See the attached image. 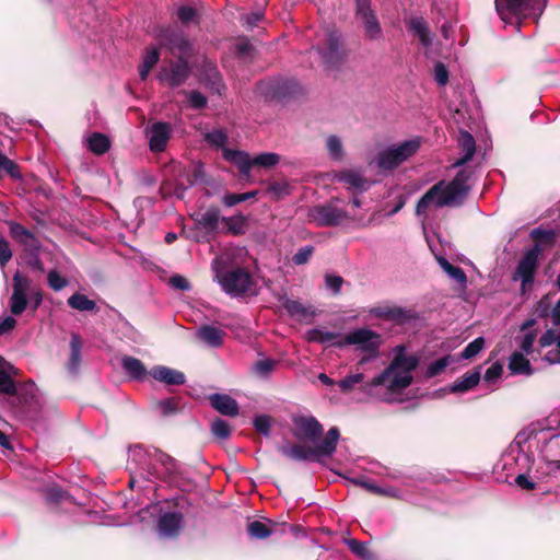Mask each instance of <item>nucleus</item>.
Masks as SVG:
<instances>
[{
    "mask_svg": "<svg viewBox=\"0 0 560 560\" xmlns=\"http://www.w3.org/2000/svg\"><path fill=\"white\" fill-rule=\"evenodd\" d=\"M418 358L406 353L399 346L395 349V355L389 365L376 377L365 384L364 390L372 393L374 389H384L382 395L385 401L398 400L400 395L412 382V372L418 366Z\"/></svg>",
    "mask_w": 560,
    "mask_h": 560,
    "instance_id": "f257e3e1",
    "label": "nucleus"
},
{
    "mask_svg": "<svg viewBox=\"0 0 560 560\" xmlns=\"http://www.w3.org/2000/svg\"><path fill=\"white\" fill-rule=\"evenodd\" d=\"M127 469L130 475L128 486L133 489L140 480L152 481L167 478L177 471L176 462L167 454L151 447L135 445L129 450Z\"/></svg>",
    "mask_w": 560,
    "mask_h": 560,
    "instance_id": "f03ea898",
    "label": "nucleus"
},
{
    "mask_svg": "<svg viewBox=\"0 0 560 560\" xmlns=\"http://www.w3.org/2000/svg\"><path fill=\"white\" fill-rule=\"evenodd\" d=\"M470 175L471 172L468 170H460L452 180H440L434 184L418 200L416 215L421 217L424 221L429 210L459 206L470 189L468 183Z\"/></svg>",
    "mask_w": 560,
    "mask_h": 560,
    "instance_id": "7ed1b4c3",
    "label": "nucleus"
},
{
    "mask_svg": "<svg viewBox=\"0 0 560 560\" xmlns=\"http://www.w3.org/2000/svg\"><path fill=\"white\" fill-rule=\"evenodd\" d=\"M230 257L226 254L217 256L211 264L214 279L222 290L232 298H240L250 292L254 281L244 268L228 270Z\"/></svg>",
    "mask_w": 560,
    "mask_h": 560,
    "instance_id": "20e7f679",
    "label": "nucleus"
},
{
    "mask_svg": "<svg viewBox=\"0 0 560 560\" xmlns=\"http://www.w3.org/2000/svg\"><path fill=\"white\" fill-rule=\"evenodd\" d=\"M339 436V430L334 427L328 430L326 436L314 448L302 445H283L279 451L288 458L298 462L310 460L313 457L320 456L330 457L336 451Z\"/></svg>",
    "mask_w": 560,
    "mask_h": 560,
    "instance_id": "39448f33",
    "label": "nucleus"
},
{
    "mask_svg": "<svg viewBox=\"0 0 560 560\" xmlns=\"http://www.w3.org/2000/svg\"><path fill=\"white\" fill-rule=\"evenodd\" d=\"M421 147L419 137L390 145L380 151L375 158V164L381 171H392L413 156Z\"/></svg>",
    "mask_w": 560,
    "mask_h": 560,
    "instance_id": "423d86ee",
    "label": "nucleus"
},
{
    "mask_svg": "<svg viewBox=\"0 0 560 560\" xmlns=\"http://www.w3.org/2000/svg\"><path fill=\"white\" fill-rule=\"evenodd\" d=\"M224 160L236 165L243 177H248L253 166L271 168L280 162V155L273 152H265L250 158L245 151L225 150Z\"/></svg>",
    "mask_w": 560,
    "mask_h": 560,
    "instance_id": "0eeeda50",
    "label": "nucleus"
},
{
    "mask_svg": "<svg viewBox=\"0 0 560 560\" xmlns=\"http://www.w3.org/2000/svg\"><path fill=\"white\" fill-rule=\"evenodd\" d=\"M13 366L0 357V394L18 395L23 404H30L36 398L37 387L34 382L28 381L16 388L10 372Z\"/></svg>",
    "mask_w": 560,
    "mask_h": 560,
    "instance_id": "6e6552de",
    "label": "nucleus"
},
{
    "mask_svg": "<svg viewBox=\"0 0 560 560\" xmlns=\"http://www.w3.org/2000/svg\"><path fill=\"white\" fill-rule=\"evenodd\" d=\"M308 218L318 226H336L348 221L357 220L355 214L339 208L335 201L311 208Z\"/></svg>",
    "mask_w": 560,
    "mask_h": 560,
    "instance_id": "1a4fd4ad",
    "label": "nucleus"
},
{
    "mask_svg": "<svg viewBox=\"0 0 560 560\" xmlns=\"http://www.w3.org/2000/svg\"><path fill=\"white\" fill-rule=\"evenodd\" d=\"M502 260L510 264H517L513 280L520 282V290L525 293V240L522 236H514L505 244Z\"/></svg>",
    "mask_w": 560,
    "mask_h": 560,
    "instance_id": "9d476101",
    "label": "nucleus"
},
{
    "mask_svg": "<svg viewBox=\"0 0 560 560\" xmlns=\"http://www.w3.org/2000/svg\"><path fill=\"white\" fill-rule=\"evenodd\" d=\"M190 73L191 68L187 59L168 60L161 66L156 79L162 84L174 89L184 84Z\"/></svg>",
    "mask_w": 560,
    "mask_h": 560,
    "instance_id": "9b49d317",
    "label": "nucleus"
},
{
    "mask_svg": "<svg viewBox=\"0 0 560 560\" xmlns=\"http://www.w3.org/2000/svg\"><path fill=\"white\" fill-rule=\"evenodd\" d=\"M349 345L357 346L359 350L368 352L372 357H376L381 345V337L371 329L359 328L345 335L342 340L337 342L338 348H343Z\"/></svg>",
    "mask_w": 560,
    "mask_h": 560,
    "instance_id": "f8f14e48",
    "label": "nucleus"
},
{
    "mask_svg": "<svg viewBox=\"0 0 560 560\" xmlns=\"http://www.w3.org/2000/svg\"><path fill=\"white\" fill-rule=\"evenodd\" d=\"M495 9L505 25L521 32L525 19V0H495Z\"/></svg>",
    "mask_w": 560,
    "mask_h": 560,
    "instance_id": "ddd939ff",
    "label": "nucleus"
},
{
    "mask_svg": "<svg viewBox=\"0 0 560 560\" xmlns=\"http://www.w3.org/2000/svg\"><path fill=\"white\" fill-rule=\"evenodd\" d=\"M357 18L363 25L364 36L369 40H380L383 37L381 24L371 10L370 0H355Z\"/></svg>",
    "mask_w": 560,
    "mask_h": 560,
    "instance_id": "4468645a",
    "label": "nucleus"
},
{
    "mask_svg": "<svg viewBox=\"0 0 560 560\" xmlns=\"http://www.w3.org/2000/svg\"><path fill=\"white\" fill-rule=\"evenodd\" d=\"M13 290L10 298V311L13 315H21L28 304V292L31 290V279L27 276L16 271L13 275Z\"/></svg>",
    "mask_w": 560,
    "mask_h": 560,
    "instance_id": "2eb2a0df",
    "label": "nucleus"
},
{
    "mask_svg": "<svg viewBox=\"0 0 560 560\" xmlns=\"http://www.w3.org/2000/svg\"><path fill=\"white\" fill-rule=\"evenodd\" d=\"M161 45L177 59H187L190 55L191 44L186 36L174 28H165L160 34Z\"/></svg>",
    "mask_w": 560,
    "mask_h": 560,
    "instance_id": "dca6fc26",
    "label": "nucleus"
},
{
    "mask_svg": "<svg viewBox=\"0 0 560 560\" xmlns=\"http://www.w3.org/2000/svg\"><path fill=\"white\" fill-rule=\"evenodd\" d=\"M538 433L545 435V442L560 436V413H551L541 419L534 420L527 425V440L536 436Z\"/></svg>",
    "mask_w": 560,
    "mask_h": 560,
    "instance_id": "f3484780",
    "label": "nucleus"
},
{
    "mask_svg": "<svg viewBox=\"0 0 560 560\" xmlns=\"http://www.w3.org/2000/svg\"><path fill=\"white\" fill-rule=\"evenodd\" d=\"M523 444H525V434L520 431L514 441L509 445L501 458L502 469L506 470V478L514 466L522 467L525 463V454L523 452Z\"/></svg>",
    "mask_w": 560,
    "mask_h": 560,
    "instance_id": "a211bd4d",
    "label": "nucleus"
},
{
    "mask_svg": "<svg viewBox=\"0 0 560 560\" xmlns=\"http://www.w3.org/2000/svg\"><path fill=\"white\" fill-rule=\"evenodd\" d=\"M149 148L152 152H163L172 135V126L168 122L156 121L147 128Z\"/></svg>",
    "mask_w": 560,
    "mask_h": 560,
    "instance_id": "6ab92c4d",
    "label": "nucleus"
},
{
    "mask_svg": "<svg viewBox=\"0 0 560 560\" xmlns=\"http://www.w3.org/2000/svg\"><path fill=\"white\" fill-rule=\"evenodd\" d=\"M530 237L535 244L527 249L530 255V264L536 265L539 256L546 248H551L555 244V232L550 229L536 228L530 231Z\"/></svg>",
    "mask_w": 560,
    "mask_h": 560,
    "instance_id": "aec40b11",
    "label": "nucleus"
},
{
    "mask_svg": "<svg viewBox=\"0 0 560 560\" xmlns=\"http://www.w3.org/2000/svg\"><path fill=\"white\" fill-rule=\"evenodd\" d=\"M184 525V516L180 512L161 513L158 518V533L164 538H175L178 536Z\"/></svg>",
    "mask_w": 560,
    "mask_h": 560,
    "instance_id": "412c9836",
    "label": "nucleus"
},
{
    "mask_svg": "<svg viewBox=\"0 0 560 560\" xmlns=\"http://www.w3.org/2000/svg\"><path fill=\"white\" fill-rule=\"evenodd\" d=\"M299 435L315 443L323 434V427L313 416H299L293 419Z\"/></svg>",
    "mask_w": 560,
    "mask_h": 560,
    "instance_id": "4be33fe9",
    "label": "nucleus"
},
{
    "mask_svg": "<svg viewBox=\"0 0 560 560\" xmlns=\"http://www.w3.org/2000/svg\"><path fill=\"white\" fill-rule=\"evenodd\" d=\"M149 374L155 380L166 385H183L186 382L185 374L178 370L165 366L155 365Z\"/></svg>",
    "mask_w": 560,
    "mask_h": 560,
    "instance_id": "5701e85b",
    "label": "nucleus"
},
{
    "mask_svg": "<svg viewBox=\"0 0 560 560\" xmlns=\"http://www.w3.org/2000/svg\"><path fill=\"white\" fill-rule=\"evenodd\" d=\"M457 142L460 153H463V156L453 164L454 167H459L466 164L468 161L472 159L476 152L475 139L468 131L460 130Z\"/></svg>",
    "mask_w": 560,
    "mask_h": 560,
    "instance_id": "b1692460",
    "label": "nucleus"
},
{
    "mask_svg": "<svg viewBox=\"0 0 560 560\" xmlns=\"http://www.w3.org/2000/svg\"><path fill=\"white\" fill-rule=\"evenodd\" d=\"M211 406L221 415L234 417L238 415L237 401L225 394H212L210 396Z\"/></svg>",
    "mask_w": 560,
    "mask_h": 560,
    "instance_id": "393cba45",
    "label": "nucleus"
},
{
    "mask_svg": "<svg viewBox=\"0 0 560 560\" xmlns=\"http://www.w3.org/2000/svg\"><path fill=\"white\" fill-rule=\"evenodd\" d=\"M340 35L336 32H331L327 37V49L319 50L324 62L328 66H334L340 59Z\"/></svg>",
    "mask_w": 560,
    "mask_h": 560,
    "instance_id": "a878e982",
    "label": "nucleus"
},
{
    "mask_svg": "<svg viewBox=\"0 0 560 560\" xmlns=\"http://www.w3.org/2000/svg\"><path fill=\"white\" fill-rule=\"evenodd\" d=\"M197 336L206 345L217 348L222 345L225 332L214 325H201L197 330Z\"/></svg>",
    "mask_w": 560,
    "mask_h": 560,
    "instance_id": "bb28decb",
    "label": "nucleus"
},
{
    "mask_svg": "<svg viewBox=\"0 0 560 560\" xmlns=\"http://www.w3.org/2000/svg\"><path fill=\"white\" fill-rule=\"evenodd\" d=\"M343 336L336 331H329L324 328H313L306 332V339L310 342L331 345L337 347V342L342 340Z\"/></svg>",
    "mask_w": 560,
    "mask_h": 560,
    "instance_id": "cd10ccee",
    "label": "nucleus"
},
{
    "mask_svg": "<svg viewBox=\"0 0 560 560\" xmlns=\"http://www.w3.org/2000/svg\"><path fill=\"white\" fill-rule=\"evenodd\" d=\"M408 28L415 36H417L420 40V43L424 47H429L432 45V36L431 32L428 27L427 22L423 18L415 16L411 18L408 23Z\"/></svg>",
    "mask_w": 560,
    "mask_h": 560,
    "instance_id": "c85d7f7f",
    "label": "nucleus"
},
{
    "mask_svg": "<svg viewBox=\"0 0 560 560\" xmlns=\"http://www.w3.org/2000/svg\"><path fill=\"white\" fill-rule=\"evenodd\" d=\"M337 178L347 184L350 188H353L359 191H365L369 189V180L358 171H341Z\"/></svg>",
    "mask_w": 560,
    "mask_h": 560,
    "instance_id": "c756f323",
    "label": "nucleus"
},
{
    "mask_svg": "<svg viewBox=\"0 0 560 560\" xmlns=\"http://www.w3.org/2000/svg\"><path fill=\"white\" fill-rule=\"evenodd\" d=\"M121 368L131 378L142 381L148 374L143 363L133 357L126 355L121 359Z\"/></svg>",
    "mask_w": 560,
    "mask_h": 560,
    "instance_id": "7c9ffc66",
    "label": "nucleus"
},
{
    "mask_svg": "<svg viewBox=\"0 0 560 560\" xmlns=\"http://www.w3.org/2000/svg\"><path fill=\"white\" fill-rule=\"evenodd\" d=\"M555 342H557L559 349L556 352L550 351L545 355L549 363H560V332L557 334L555 330L548 329L539 339L541 347H549Z\"/></svg>",
    "mask_w": 560,
    "mask_h": 560,
    "instance_id": "2f4dec72",
    "label": "nucleus"
},
{
    "mask_svg": "<svg viewBox=\"0 0 560 560\" xmlns=\"http://www.w3.org/2000/svg\"><path fill=\"white\" fill-rule=\"evenodd\" d=\"M10 233L13 238L26 246H34L37 242L34 233L18 222L10 223Z\"/></svg>",
    "mask_w": 560,
    "mask_h": 560,
    "instance_id": "473e14b6",
    "label": "nucleus"
},
{
    "mask_svg": "<svg viewBox=\"0 0 560 560\" xmlns=\"http://www.w3.org/2000/svg\"><path fill=\"white\" fill-rule=\"evenodd\" d=\"M520 351H515L509 361V370L512 374H521L525 372V337H517Z\"/></svg>",
    "mask_w": 560,
    "mask_h": 560,
    "instance_id": "72a5a7b5",
    "label": "nucleus"
},
{
    "mask_svg": "<svg viewBox=\"0 0 560 560\" xmlns=\"http://www.w3.org/2000/svg\"><path fill=\"white\" fill-rule=\"evenodd\" d=\"M480 368L464 375L460 381L451 386L452 393H464L474 388L480 381Z\"/></svg>",
    "mask_w": 560,
    "mask_h": 560,
    "instance_id": "f704fd0d",
    "label": "nucleus"
},
{
    "mask_svg": "<svg viewBox=\"0 0 560 560\" xmlns=\"http://www.w3.org/2000/svg\"><path fill=\"white\" fill-rule=\"evenodd\" d=\"M436 261L439 266L447 273L450 278L455 280L460 285L465 287L467 282V277L462 268L457 266H453L445 257L436 256Z\"/></svg>",
    "mask_w": 560,
    "mask_h": 560,
    "instance_id": "c9c22d12",
    "label": "nucleus"
},
{
    "mask_svg": "<svg viewBox=\"0 0 560 560\" xmlns=\"http://www.w3.org/2000/svg\"><path fill=\"white\" fill-rule=\"evenodd\" d=\"M81 349H82V340L79 335L73 334L70 340V359L68 369L70 372L75 373L81 364Z\"/></svg>",
    "mask_w": 560,
    "mask_h": 560,
    "instance_id": "e433bc0d",
    "label": "nucleus"
},
{
    "mask_svg": "<svg viewBox=\"0 0 560 560\" xmlns=\"http://www.w3.org/2000/svg\"><path fill=\"white\" fill-rule=\"evenodd\" d=\"M206 142L213 148L221 149L222 154L224 155L225 150H230L226 148V143L229 141V136L223 129H213L208 131L203 136Z\"/></svg>",
    "mask_w": 560,
    "mask_h": 560,
    "instance_id": "4c0bfd02",
    "label": "nucleus"
},
{
    "mask_svg": "<svg viewBox=\"0 0 560 560\" xmlns=\"http://www.w3.org/2000/svg\"><path fill=\"white\" fill-rule=\"evenodd\" d=\"M88 145L93 153L102 155L108 151L110 141L105 135L94 132L88 138Z\"/></svg>",
    "mask_w": 560,
    "mask_h": 560,
    "instance_id": "58836bf2",
    "label": "nucleus"
},
{
    "mask_svg": "<svg viewBox=\"0 0 560 560\" xmlns=\"http://www.w3.org/2000/svg\"><path fill=\"white\" fill-rule=\"evenodd\" d=\"M220 211L217 208H209L205 212L198 214L196 221L206 230L213 231L219 225Z\"/></svg>",
    "mask_w": 560,
    "mask_h": 560,
    "instance_id": "ea45409f",
    "label": "nucleus"
},
{
    "mask_svg": "<svg viewBox=\"0 0 560 560\" xmlns=\"http://www.w3.org/2000/svg\"><path fill=\"white\" fill-rule=\"evenodd\" d=\"M247 530L250 537L264 539L275 533L273 525L260 521H253L248 524Z\"/></svg>",
    "mask_w": 560,
    "mask_h": 560,
    "instance_id": "a19ab883",
    "label": "nucleus"
},
{
    "mask_svg": "<svg viewBox=\"0 0 560 560\" xmlns=\"http://www.w3.org/2000/svg\"><path fill=\"white\" fill-rule=\"evenodd\" d=\"M68 305L77 311H94L96 308V303L89 299L85 294L74 293L68 299Z\"/></svg>",
    "mask_w": 560,
    "mask_h": 560,
    "instance_id": "79ce46f5",
    "label": "nucleus"
},
{
    "mask_svg": "<svg viewBox=\"0 0 560 560\" xmlns=\"http://www.w3.org/2000/svg\"><path fill=\"white\" fill-rule=\"evenodd\" d=\"M326 149L328 155L334 161H341L343 159V144L338 136L331 135L326 139Z\"/></svg>",
    "mask_w": 560,
    "mask_h": 560,
    "instance_id": "37998d69",
    "label": "nucleus"
},
{
    "mask_svg": "<svg viewBox=\"0 0 560 560\" xmlns=\"http://www.w3.org/2000/svg\"><path fill=\"white\" fill-rule=\"evenodd\" d=\"M277 366V361L265 358L260 359L252 368V371L255 373L256 376L260 378H268L270 374L275 371Z\"/></svg>",
    "mask_w": 560,
    "mask_h": 560,
    "instance_id": "c03bdc74",
    "label": "nucleus"
},
{
    "mask_svg": "<svg viewBox=\"0 0 560 560\" xmlns=\"http://www.w3.org/2000/svg\"><path fill=\"white\" fill-rule=\"evenodd\" d=\"M364 374L361 372H357L353 374L347 375L345 378L338 382V386L342 393L351 392L358 384L364 382Z\"/></svg>",
    "mask_w": 560,
    "mask_h": 560,
    "instance_id": "a18cd8bd",
    "label": "nucleus"
},
{
    "mask_svg": "<svg viewBox=\"0 0 560 560\" xmlns=\"http://www.w3.org/2000/svg\"><path fill=\"white\" fill-rule=\"evenodd\" d=\"M547 3L548 0H527V20L533 19L537 23Z\"/></svg>",
    "mask_w": 560,
    "mask_h": 560,
    "instance_id": "49530a36",
    "label": "nucleus"
},
{
    "mask_svg": "<svg viewBox=\"0 0 560 560\" xmlns=\"http://www.w3.org/2000/svg\"><path fill=\"white\" fill-rule=\"evenodd\" d=\"M184 94L188 101L189 107L192 109H202L208 104L207 97L199 91H185Z\"/></svg>",
    "mask_w": 560,
    "mask_h": 560,
    "instance_id": "de8ad7c7",
    "label": "nucleus"
},
{
    "mask_svg": "<svg viewBox=\"0 0 560 560\" xmlns=\"http://www.w3.org/2000/svg\"><path fill=\"white\" fill-rule=\"evenodd\" d=\"M483 346L485 339L482 337H478L464 348V350L460 353V357L465 360L472 359L482 350Z\"/></svg>",
    "mask_w": 560,
    "mask_h": 560,
    "instance_id": "09e8293b",
    "label": "nucleus"
},
{
    "mask_svg": "<svg viewBox=\"0 0 560 560\" xmlns=\"http://www.w3.org/2000/svg\"><path fill=\"white\" fill-rule=\"evenodd\" d=\"M268 192L279 200L291 194V186L288 182H275L269 185Z\"/></svg>",
    "mask_w": 560,
    "mask_h": 560,
    "instance_id": "8fccbe9b",
    "label": "nucleus"
},
{
    "mask_svg": "<svg viewBox=\"0 0 560 560\" xmlns=\"http://www.w3.org/2000/svg\"><path fill=\"white\" fill-rule=\"evenodd\" d=\"M450 362H451L450 355H445L443 358H440V359L431 362L427 368L425 375L428 377H433V376L439 375L440 373H442L445 370V368L450 364Z\"/></svg>",
    "mask_w": 560,
    "mask_h": 560,
    "instance_id": "3c124183",
    "label": "nucleus"
},
{
    "mask_svg": "<svg viewBox=\"0 0 560 560\" xmlns=\"http://www.w3.org/2000/svg\"><path fill=\"white\" fill-rule=\"evenodd\" d=\"M47 283L54 291H61L68 285V280L59 275L55 269L49 270L47 273Z\"/></svg>",
    "mask_w": 560,
    "mask_h": 560,
    "instance_id": "603ef678",
    "label": "nucleus"
},
{
    "mask_svg": "<svg viewBox=\"0 0 560 560\" xmlns=\"http://www.w3.org/2000/svg\"><path fill=\"white\" fill-rule=\"evenodd\" d=\"M176 16L184 25H188L197 20V11L190 5H180L177 8Z\"/></svg>",
    "mask_w": 560,
    "mask_h": 560,
    "instance_id": "864d4df0",
    "label": "nucleus"
},
{
    "mask_svg": "<svg viewBox=\"0 0 560 560\" xmlns=\"http://www.w3.org/2000/svg\"><path fill=\"white\" fill-rule=\"evenodd\" d=\"M212 434L221 440H225L231 434V428L225 420L217 419L211 424Z\"/></svg>",
    "mask_w": 560,
    "mask_h": 560,
    "instance_id": "5fc2aeb1",
    "label": "nucleus"
},
{
    "mask_svg": "<svg viewBox=\"0 0 560 560\" xmlns=\"http://www.w3.org/2000/svg\"><path fill=\"white\" fill-rule=\"evenodd\" d=\"M282 305L292 316L303 317L307 314V310L299 301L284 299Z\"/></svg>",
    "mask_w": 560,
    "mask_h": 560,
    "instance_id": "6e6d98bb",
    "label": "nucleus"
},
{
    "mask_svg": "<svg viewBox=\"0 0 560 560\" xmlns=\"http://www.w3.org/2000/svg\"><path fill=\"white\" fill-rule=\"evenodd\" d=\"M346 544L354 555L363 559H368L370 557L369 549L364 542L359 541L357 539H349L346 541Z\"/></svg>",
    "mask_w": 560,
    "mask_h": 560,
    "instance_id": "4d7b16f0",
    "label": "nucleus"
},
{
    "mask_svg": "<svg viewBox=\"0 0 560 560\" xmlns=\"http://www.w3.org/2000/svg\"><path fill=\"white\" fill-rule=\"evenodd\" d=\"M271 419L269 416L259 415L254 419L255 429L261 434L268 436L270 433Z\"/></svg>",
    "mask_w": 560,
    "mask_h": 560,
    "instance_id": "13d9d810",
    "label": "nucleus"
},
{
    "mask_svg": "<svg viewBox=\"0 0 560 560\" xmlns=\"http://www.w3.org/2000/svg\"><path fill=\"white\" fill-rule=\"evenodd\" d=\"M502 372H503V365L500 362H494L487 369V371L483 375V380L488 383L495 382L497 380H499L501 377Z\"/></svg>",
    "mask_w": 560,
    "mask_h": 560,
    "instance_id": "bf43d9fd",
    "label": "nucleus"
},
{
    "mask_svg": "<svg viewBox=\"0 0 560 560\" xmlns=\"http://www.w3.org/2000/svg\"><path fill=\"white\" fill-rule=\"evenodd\" d=\"M434 79L436 83L441 86L446 85L448 82V70L442 62H436L434 65Z\"/></svg>",
    "mask_w": 560,
    "mask_h": 560,
    "instance_id": "052dcab7",
    "label": "nucleus"
},
{
    "mask_svg": "<svg viewBox=\"0 0 560 560\" xmlns=\"http://www.w3.org/2000/svg\"><path fill=\"white\" fill-rule=\"evenodd\" d=\"M406 201H407L406 197L402 194H398L395 197V203L393 207L389 208V203H386V206L384 208L385 215L392 217V215L396 214L397 212H399L406 205Z\"/></svg>",
    "mask_w": 560,
    "mask_h": 560,
    "instance_id": "680f3d73",
    "label": "nucleus"
},
{
    "mask_svg": "<svg viewBox=\"0 0 560 560\" xmlns=\"http://www.w3.org/2000/svg\"><path fill=\"white\" fill-rule=\"evenodd\" d=\"M313 254L312 246H304L300 248L292 257V261L294 265H303L308 261Z\"/></svg>",
    "mask_w": 560,
    "mask_h": 560,
    "instance_id": "e2e57ef3",
    "label": "nucleus"
},
{
    "mask_svg": "<svg viewBox=\"0 0 560 560\" xmlns=\"http://www.w3.org/2000/svg\"><path fill=\"white\" fill-rule=\"evenodd\" d=\"M12 258V250L5 238L0 236V267L3 268Z\"/></svg>",
    "mask_w": 560,
    "mask_h": 560,
    "instance_id": "0e129e2a",
    "label": "nucleus"
},
{
    "mask_svg": "<svg viewBox=\"0 0 560 560\" xmlns=\"http://www.w3.org/2000/svg\"><path fill=\"white\" fill-rule=\"evenodd\" d=\"M159 59L160 54L158 48L150 47L145 50L142 65L152 69L158 63Z\"/></svg>",
    "mask_w": 560,
    "mask_h": 560,
    "instance_id": "69168bd1",
    "label": "nucleus"
},
{
    "mask_svg": "<svg viewBox=\"0 0 560 560\" xmlns=\"http://www.w3.org/2000/svg\"><path fill=\"white\" fill-rule=\"evenodd\" d=\"M1 170L5 171L13 179L22 178L19 166L7 156H4V161L1 164Z\"/></svg>",
    "mask_w": 560,
    "mask_h": 560,
    "instance_id": "338daca9",
    "label": "nucleus"
},
{
    "mask_svg": "<svg viewBox=\"0 0 560 560\" xmlns=\"http://www.w3.org/2000/svg\"><path fill=\"white\" fill-rule=\"evenodd\" d=\"M170 284L172 288L182 290V291H189L191 288L189 281L180 275H175V276L171 277Z\"/></svg>",
    "mask_w": 560,
    "mask_h": 560,
    "instance_id": "774afa93",
    "label": "nucleus"
}]
</instances>
